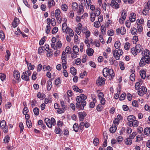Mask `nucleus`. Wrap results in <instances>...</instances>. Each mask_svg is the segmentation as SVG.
<instances>
[{"mask_svg": "<svg viewBox=\"0 0 150 150\" xmlns=\"http://www.w3.org/2000/svg\"><path fill=\"white\" fill-rule=\"evenodd\" d=\"M26 64L28 65L29 69L31 70L34 69V66L33 65H32L31 63H28V62H26Z\"/></svg>", "mask_w": 150, "mask_h": 150, "instance_id": "473e14b6", "label": "nucleus"}, {"mask_svg": "<svg viewBox=\"0 0 150 150\" xmlns=\"http://www.w3.org/2000/svg\"><path fill=\"white\" fill-rule=\"evenodd\" d=\"M126 94L125 93H123L119 98L120 100H123L125 99Z\"/></svg>", "mask_w": 150, "mask_h": 150, "instance_id": "864d4df0", "label": "nucleus"}, {"mask_svg": "<svg viewBox=\"0 0 150 150\" xmlns=\"http://www.w3.org/2000/svg\"><path fill=\"white\" fill-rule=\"evenodd\" d=\"M136 51L135 47H133L131 49V52L134 55H136L137 54L138 52Z\"/></svg>", "mask_w": 150, "mask_h": 150, "instance_id": "c03bdc74", "label": "nucleus"}, {"mask_svg": "<svg viewBox=\"0 0 150 150\" xmlns=\"http://www.w3.org/2000/svg\"><path fill=\"white\" fill-rule=\"evenodd\" d=\"M139 122L137 120L135 119L132 122H130L129 126L130 127L133 126L134 127H136L138 125Z\"/></svg>", "mask_w": 150, "mask_h": 150, "instance_id": "ddd939ff", "label": "nucleus"}, {"mask_svg": "<svg viewBox=\"0 0 150 150\" xmlns=\"http://www.w3.org/2000/svg\"><path fill=\"white\" fill-rule=\"evenodd\" d=\"M73 50L74 52L78 53L79 52V48L77 45H74L73 47Z\"/></svg>", "mask_w": 150, "mask_h": 150, "instance_id": "72a5a7b5", "label": "nucleus"}, {"mask_svg": "<svg viewBox=\"0 0 150 150\" xmlns=\"http://www.w3.org/2000/svg\"><path fill=\"white\" fill-rule=\"evenodd\" d=\"M47 90L48 91H50L52 86V83L51 81H48L47 82Z\"/></svg>", "mask_w": 150, "mask_h": 150, "instance_id": "a878e982", "label": "nucleus"}, {"mask_svg": "<svg viewBox=\"0 0 150 150\" xmlns=\"http://www.w3.org/2000/svg\"><path fill=\"white\" fill-rule=\"evenodd\" d=\"M73 128L74 131L76 132H77L79 128L78 124L76 123H75L73 125Z\"/></svg>", "mask_w": 150, "mask_h": 150, "instance_id": "7c9ffc66", "label": "nucleus"}, {"mask_svg": "<svg viewBox=\"0 0 150 150\" xmlns=\"http://www.w3.org/2000/svg\"><path fill=\"white\" fill-rule=\"evenodd\" d=\"M6 126V122L4 120H2L0 122V126L1 128Z\"/></svg>", "mask_w": 150, "mask_h": 150, "instance_id": "49530a36", "label": "nucleus"}, {"mask_svg": "<svg viewBox=\"0 0 150 150\" xmlns=\"http://www.w3.org/2000/svg\"><path fill=\"white\" fill-rule=\"evenodd\" d=\"M135 75L134 73H132L130 76V79L132 81H134L135 80Z\"/></svg>", "mask_w": 150, "mask_h": 150, "instance_id": "603ef678", "label": "nucleus"}, {"mask_svg": "<svg viewBox=\"0 0 150 150\" xmlns=\"http://www.w3.org/2000/svg\"><path fill=\"white\" fill-rule=\"evenodd\" d=\"M136 48L137 52L138 53L140 52H142V53H143V52L144 49L142 48L141 45L140 44H138L135 46V47Z\"/></svg>", "mask_w": 150, "mask_h": 150, "instance_id": "9b49d317", "label": "nucleus"}, {"mask_svg": "<svg viewBox=\"0 0 150 150\" xmlns=\"http://www.w3.org/2000/svg\"><path fill=\"white\" fill-rule=\"evenodd\" d=\"M101 32L103 35H105L106 33L105 32V28L104 25L101 26L100 28Z\"/></svg>", "mask_w": 150, "mask_h": 150, "instance_id": "58836bf2", "label": "nucleus"}, {"mask_svg": "<svg viewBox=\"0 0 150 150\" xmlns=\"http://www.w3.org/2000/svg\"><path fill=\"white\" fill-rule=\"evenodd\" d=\"M136 119L135 117L133 115H130L127 117V120L128 121V124L129 125L130 122H132Z\"/></svg>", "mask_w": 150, "mask_h": 150, "instance_id": "4468645a", "label": "nucleus"}, {"mask_svg": "<svg viewBox=\"0 0 150 150\" xmlns=\"http://www.w3.org/2000/svg\"><path fill=\"white\" fill-rule=\"evenodd\" d=\"M149 9L148 8L146 7L143 11L142 13L145 16L149 15Z\"/></svg>", "mask_w": 150, "mask_h": 150, "instance_id": "b1692460", "label": "nucleus"}, {"mask_svg": "<svg viewBox=\"0 0 150 150\" xmlns=\"http://www.w3.org/2000/svg\"><path fill=\"white\" fill-rule=\"evenodd\" d=\"M131 16L129 17L130 21L132 22H134L136 19V15L134 13H132L130 14Z\"/></svg>", "mask_w": 150, "mask_h": 150, "instance_id": "dca6fc26", "label": "nucleus"}, {"mask_svg": "<svg viewBox=\"0 0 150 150\" xmlns=\"http://www.w3.org/2000/svg\"><path fill=\"white\" fill-rule=\"evenodd\" d=\"M81 104L79 103H76V106L77 109H78L79 110H83V108L81 106Z\"/></svg>", "mask_w": 150, "mask_h": 150, "instance_id": "2f4dec72", "label": "nucleus"}, {"mask_svg": "<svg viewBox=\"0 0 150 150\" xmlns=\"http://www.w3.org/2000/svg\"><path fill=\"white\" fill-rule=\"evenodd\" d=\"M125 142L127 145H131L132 143V140L130 138H126L125 140Z\"/></svg>", "mask_w": 150, "mask_h": 150, "instance_id": "5701e85b", "label": "nucleus"}, {"mask_svg": "<svg viewBox=\"0 0 150 150\" xmlns=\"http://www.w3.org/2000/svg\"><path fill=\"white\" fill-rule=\"evenodd\" d=\"M31 74V71L30 70L26 71L23 73L21 78L25 81H28L30 79Z\"/></svg>", "mask_w": 150, "mask_h": 150, "instance_id": "20e7f679", "label": "nucleus"}, {"mask_svg": "<svg viewBox=\"0 0 150 150\" xmlns=\"http://www.w3.org/2000/svg\"><path fill=\"white\" fill-rule=\"evenodd\" d=\"M42 68V65L41 64H39L38 65L37 71L38 72H40Z\"/></svg>", "mask_w": 150, "mask_h": 150, "instance_id": "338daca9", "label": "nucleus"}, {"mask_svg": "<svg viewBox=\"0 0 150 150\" xmlns=\"http://www.w3.org/2000/svg\"><path fill=\"white\" fill-rule=\"evenodd\" d=\"M28 112V109L27 107H25L23 110V113L24 115L26 114Z\"/></svg>", "mask_w": 150, "mask_h": 150, "instance_id": "13d9d810", "label": "nucleus"}, {"mask_svg": "<svg viewBox=\"0 0 150 150\" xmlns=\"http://www.w3.org/2000/svg\"><path fill=\"white\" fill-rule=\"evenodd\" d=\"M121 43L119 41H116L115 43L114 47L116 49H118L120 48Z\"/></svg>", "mask_w": 150, "mask_h": 150, "instance_id": "c85d7f7f", "label": "nucleus"}, {"mask_svg": "<svg viewBox=\"0 0 150 150\" xmlns=\"http://www.w3.org/2000/svg\"><path fill=\"white\" fill-rule=\"evenodd\" d=\"M129 45L130 44L128 42L126 43H125L124 45V48L126 50H128L129 49L130 47Z\"/></svg>", "mask_w": 150, "mask_h": 150, "instance_id": "4d7b16f0", "label": "nucleus"}, {"mask_svg": "<svg viewBox=\"0 0 150 150\" xmlns=\"http://www.w3.org/2000/svg\"><path fill=\"white\" fill-rule=\"evenodd\" d=\"M76 100L77 101L76 103H80L81 104V105L83 107V108L85 106H86V102L85 100H82L79 97V96H77L76 98Z\"/></svg>", "mask_w": 150, "mask_h": 150, "instance_id": "423d86ee", "label": "nucleus"}, {"mask_svg": "<svg viewBox=\"0 0 150 150\" xmlns=\"http://www.w3.org/2000/svg\"><path fill=\"white\" fill-rule=\"evenodd\" d=\"M76 70L73 67H71L70 69V72L74 75H75L76 73Z\"/></svg>", "mask_w": 150, "mask_h": 150, "instance_id": "c756f323", "label": "nucleus"}, {"mask_svg": "<svg viewBox=\"0 0 150 150\" xmlns=\"http://www.w3.org/2000/svg\"><path fill=\"white\" fill-rule=\"evenodd\" d=\"M78 7V4L76 2H73L72 5V9L74 11L77 10V8Z\"/></svg>", "mask_w": 150, "mask_h": 150, "instance_id": "393cba45", "label": "nucleus"}, {"mask_svg": "<svg viewBox=\"0 0 150 150\" xmlns=\"http://www.w3.org/2000/svg\"><path fill=\"white\" fill-rule=\"evenodd\" d=\"M45 121L47 126L50 128H51L52 125H54L56 124L55 119L52 117L50 120L48 118H46L45 120Z\"/></svg>", "mask_w": 150, "mask_h": 150, "instance_id": "f03ea898", "label": "nucleus"}, {"mask_svg": "<svg viewBox=\"0 0 150 150\" xmlns=\"http://www.w3.org/2000/svg\"><path fill=\"white\" fill-rule=\"evenodd\" d=\"M109 61L111 65H112L114 63L115 64H117L116 61L114 60L113 58H110L109 59Z\"/></svg>", "mask_w": 150, "mask_h": 150, "instance_id": "a19ab883", "label": "nucleus"}, {"mask_svg": "<svg viewBox=\"0 0 150 150\" xmlns=\"http://www.w3.org/2000/svg\"><path fill=\"white\" fill-rule=\"evenodd\" d=\"M69 28L67 27L66 23H64L62 25V30L63 32L64 33Z\"/></svg>", "mask_w": 150, "mask_h": 150, "instance_id": "6ab92c4d", "label": "nucleus"}, {"mask_svg": "<svg viewBox=\"0 0 150 150\" xmlns=\"http://www.w3.org/2000/svg\"><path fill=\"white\" fill-rule=\"evenodd\" d=\"M79 120L80 121H83L84 118L86 116V113L84 112H80L78 113Z\"/></svg>", "mask_w": 150, "mask_h": 150, "instance_id": "0eeeda50", "label": "nucleus"}, {"mask_svg": "<svg viewBox=\"0 0 150 150\" xmlns=\"http://www.w3.org/2000/svg\"><path fill=\"white\" fill-rule=\"evenodd\" d=\"M136 135V132H133L132 134H130L129 136V138H130L131 140L133 139Z\"/></svg>", "mask_w": 150, "mask_h": 150, "instance_id": "5fc2aeb1", "label": "nucleus"}, {"mask_svg": "<svg viewBox=\"0 0 150 150\" xmlns=\"http://www.w3.org/2000/svg\"><path fill=\"white\" fill-rule=\"evenodd\" d=\"M108 72V75L109 74L110 76H109L110 80L112 79L113 77L114 76L115 74L113 72V70L112 69H110Z\"/></svg>", "mask_w": 150, "mask_h": 150, "instance_id": "2eb2a0df", "label": "nucleus"}, {"mask_svg": "<svg viewBox=\"0 0 150 150\" xmlns=\"http://www.w3.org/2000/svg\"><path fill=\"white\" fill-rule=\"evenodd\" d=\"M61 9L64 11H66L68 9V6L65 4H63L61 6Z\"/></svg>", "mask_w": 150, "mask_h": 150, "instance_id": "cd10ccee", "label": "nucleus"}, {"mask_svg": "<svg viewBox=\"0 0 150 150\" xmlns=\"http://www.w3.org/2000/svg\"><path fill=\"white\" fill-rule=\"evenodd\" d=\"M131 33L132 35H136L137 33V29L134 28H133L131 30Z\"/></svg>", "mask_w": 150, "mask_h": 150, "instance_id": "4c0bfd02", "label": "nucleus"}, {"mask_svg": "<svg viewBox=\"0 0 150 150\" xmlns=\"http://www.w3.org/2000/svg\"><path fill=\"white\" fill-rule=\"evenodd\" d=\"M105 79L99 77L96 83L98 86H101L105 83Z\"/></svg>", "mask_w": 150, "mask_h": 150, "instance_id": "6e6552de", "label": "nucleus"}, {"mask_svg": "<svg viewBox=\"0 0 150 150\" xmlns=\"http://www.w3.org/2000/svg\"><path fill=\"white\" fill-rule=\"evenodd\" d=\"M149 131V128H146L144 130V132L145 134L147 136H149L150 134Z\"/></svg>", "mask_w": 150, "mask_h": 150, "instance_id": "e433bc0d", "label": "nucleus"}, {"mask_svg": "<svg viewBox=\"0 0 150 150\" xmlns=\"http://www.w3.org/2000/svg\"><path fill=\"white\" fill-rule=\"evenodd\" d=\"M103 108V106L100 105H98L96 107V110L99 112L101 111Z\"/></svg>", "mask_w": 150, "mask_h": 150, "instance_id": "09e8293b", "label": "nucleus"}, {"mask_svg": "<svg viewBox=\"0 0 150 150\" xmlns=\"http://www.w3.org/2000/svg\"><path fill=\"white\" fill-rule=\"evenodd\" d=\"M140 74L141 77L143 79H145L146 77V71L143 70L140 71Z\"/></svg>", "mask_w": 150, "mask_h": 150, "instance_id": "f3484780", "label": "nucleus"}, {"mask_svg": "<svg viewBox=\"0 0 150 150\" xmlns=\"http://www.w3.org/2000/svg\"><path fill=\"white\" fill-rule=\"evenodd\" d=\"M0 38L2 40H4L5 38L4 34L2 30L0 31Z\"/></svg>", "mask_w": 150, "mask_h": 150, "instance_id": "37998d69", "label": "nucleus"}, {"mask_svg": "<svg viewBox=\"0 0 150 150\" xmlns=\"http://www.w3.org/2000/svg\"><path fill=\"white\" fill-rule=\"evenodd\" d=\"M123 137L121 136H119L117 138L116 140L118 142H120L123 141Z\"/></svg>", "mask_w": 150, "mask_h": 150, "instance_id": "6e6d98bb", "label": "nucleus"}, {"mask_svg": "<svg viewBox=\"0 0 150 150\" xmlns=\"http://www.w3.org/2000/svg\"><path fill=\"white\" fill-rule=\"evenodd\" d=\"M33 112H34V114L35 115H38L39 114V109L35 107L33 109Z\"/></svg>", "mask_w": 150, "mask_h": 150, "instance_id": "c9c22d12", "label": "nucleus"}, {"mask_svg": "<svg viewBox=\"0 0 150 150\" xmlns=\"http://www.w3.org/2000/svg\"><path fill=\"white\" fill-rule=\"evenodd\" d=\"M83 12L84 9L83 8V6H79V9L77 11V13H78L79 15H80L81 13H82Z\"/></svg>", "mask_w": 150, "mask_h": 150, "instance_id": "aec40b11", "label": "nucleus"}, {"mask_svg": "<svg viewBox=\"0 0 150 150\" xmlns=\"http://www.w3.org/2000/svg\"><path fill=\"white\" fill-rule=\"evenodd\" d=\"M54 1L53 0L49 1L48 5L49 8H50L52 6L54 5Z\"/></svg>", "mask_w": 150, "mask_h": 150, "instance_id": "f704fd0d", "label": "nucleus"}, {"mask_svg": "<svg viewBox=\"0 0 150 150\" xmlns=\"http://www.w3.org/2000/svg\"><path fill=\"white\" fill-rule=\"evenodd\" d=\"M64 108H59L57 109V112L59 114H61L64 113Z\"/></svg>", "mask_w": 150, "mask_h": 150, "instance_id": "ea45409f", "label": "nucleus"}, {"mask_svg": "<svg viewBox=\"0 0 150 150\" xmlns=\"http://www.w3.org/2000/svg\"><path fill=\"white\" fill-rule=\"evenodd\" d=\"M103 37L101 35H99V40L100 42L103 44L105 42L103 38Z\"/></svg>", "mask_w": 150, "mask_h": 150, "instance_id": "bf43d9fd", "label": "nucleus"}, {"mask_svg": "<svg viewBox=\"0 0 150 150\" xmlns=\"http://www.w3.org/2000/svg\"><path fill=\"white\" fill-rule=\"evenodd\" d=\"M96 16L94 12H91V21L92 22H93L95 20V18Z\"/></svg>", "mask_w": 150, "mask_h": 150, "instance_id": "bb28decb", "label": "nucleus"}, {"mask_svg": "<svg viewBox=\"0 0 150 150\" xmlns=\"http://www.w3.org/2000/svg\"><path fill=\"white\" fill-rule=\"evenodd\" d=\"M113 56L116 60H119L120 59V55L123 54L122 51L121 49H119L118 50H114L112 51Z\"/></svg>", "mask_w": 150, "mask_h": 150, "instance_id": "7ed1b4c3", "label": "nucleus"}, {"mask_svg": "<svg viewBox=\"0 0 150 150\" xmlns=\"http://www.w3.org/2000/svg\"><path fill=\"white\" fill-rule=\"evenodd\" d=\"M66 57H62V64L63 68L65 69L67 68V61L66 60Z\"/></svg>", "mask_w": 150, "mask_h": 150, "instance_id": "f8f14e48", "label": "nucleus"}, {"mask_svg": "<svg viewBox=\"0 0 150 150\" xmlns=\"http://www.w3.org/2000/svg\"><path fill=\"white\" fill-rule=\"evenodd\" d=\"M93 143L95 145H97L99 143V139L97 138H95L94 139L93 141Z\"/></svg>", "mask_w": 150, "mask_h": 150, "instance_id": "8fccbe9b", "label": "nucleus"}, {"mask_svg": "<svg viewBox=\"0 0 150 150\" xmlns=\"http://www.w3.org/2000/svg\"><path fill=\"white\" fill-rule=\"evenodd\" d=\"M79 97H80L81 98L82 100H86V99L87 97L86 96H85L84 94H81L79 96Z\"/></svg>", "mask_w": 150, "mask_h": 150, "instance_id": "052dcab7", "label": "nucleus"}, {"mask_svg": "<svg viewBox=\"0 0 150 150\" xmlns=\"http://www.w3.org/2000/svg\"><path fill=\"white\" fill-rule=\"evenodd\" d=\"M14 77L16 80H18L20 78V74L19 72L16 70H14L13 72Z\"/></svg>", "mask_w": 150, "mask_h": 150, "instance_id": "1a4fd4ad", "label": "nucleus"}, {"mask_svg": "<svg viewBox=\"0 0 150 150\" xmlns=\"http://www.w3.org/2000/svg\"><path fill=\"white\" fill-rule=\"evenodd\" d=\"M122 18L125 20L127 16V14L126 13L122 12L121 13Z\"/></svg>", "mask_w": 150, "mask_h": 150, "instance_id": "774afa93", "label": "nucleus"}, {"mask_svg": "<svg viewBox=\"0 0 150 150\" xmlns=\"http://www.w3.org/2000/svg\"><path fill=\"white\" fill-rule=\"evenodd\" d=\"M6 53L7 55L5 56V59L6 61H8L9 59L11 54L9 50H7L6 51Z\"/></svg>", "mask_w": 150, "mask_h": 150, "instance_id": "79ce46f5", "label": "nucleus"}, {"mask_svg": "<svg viewBox=\"0 0 150 150\" xmlns=\"http://www.w3.org/2000/svg\"><path fill=\"white\" fill-rule=\"evenodd\" d=\"M117 126L114 125V127H111L110 128V131L112 133L115 132L117 129Z\"/></svg>", "mask_w": 150, "mask_h": 150, "instance_id": "4be33fe9", "label": "nucleus"}, {"mask_svg": "<svg viewBox=\"0 0 150 150\" xmlns=\"http://www.w3.org/2000/svg\"><path fill=\"white\" fill-rule=\"evenodd\" d=\"M144 52L145 56L142 57L139 63V65L141 67H143L146 64H148L150 62V58L149 57L150 54L149 51L146 49Z\"/></svg>", "mask_w": 150, "mask_h": 150, "instance_id": "f257e3e1", "label": "nucleus"}, {"mask_svg": "<svg viewBox=\"0 0 150 150\" xmlns=\"http://www.w3.org/2000/svg\"><path fill=\"white\" fill-rule=\"evenodd\" d=\"M10 140V137L8 135L6 136L4 138V141L6 143H7Z\"/></svg>", "mask_w": 150, "mask_h": 150, "instance_id": "e2e57ef3", "label": "nucleus"}, {"mask_svg": "<svg viewBox=\"0 0 150 150\" xmlns=\"http://www.w3.org/2000/svg\"><path fill=\"white\" fill-rule=\"evenodd\" d=\"M61 11L59 9H56L55 11V16L56 19L60 23L61 22L62 18L60 16Z\"/></svg>", "mask_w": 150, "mask_h": 150, "instance_id": "39448f33", "label": "nucleus"}, {"mask_svg": "<svg viewBox=\"0 0 150 150\" xmlns=\"http://www.w3.org/2000/svg\"><path fill=\"white\" fill-rule=\"evenodd\" d=\"M65 32L66 34H68L70 37H72L74 35V33L73 30L69 28H68V29Z\"/></svg>", "mask_w": 150, "mask_h": 150, "instance_id": "9d476101", "label": "nucleus"}, {"mask_svg": "<svg viewBox=\"0 0 150 150\" xmlns=\"http://www.w3.org/2000/svg\"><path fill=\"white\" fill-rule=\"evenodd\" d=\"M109 70L107 68L104 69L103 71V75L105 77H106L108 75V72H109Z\"/></svg>", "mask_w": 150, "mask_h": 150, "instance_id": "412c9836", "label": "nucleus"}, {"mask_svg": "<svg viewBox=\"0 0 150 150\" xmlns=\"http://www.w3.org/2000/svg\"><path fill=\"white\" fill-rule=\"evenodd\" d=\"M86 52L88 55L90 56L93 55L94 51L93 49L89 48L86 50Z\"/></svg>", "mask_w": 150, "mask_h": 150, "instance_id": "a211bd4d", "label": "nucleus"}, {"mask_svg": "<svg viewBox=\"0 0 150 150\" xmlns=\"http://www.w3.org/2000/svg\"><path fill=\"white\" fill-rule=\"evenodd\" d=\"M6 77V76L3 73L0 74V78L2 81H4Z\"/></svg>", "mask_w": 150, "mask_h": 150, "instance_id": "a18cd8bd", "label": "nucleus"}, {"mask_svg": "<svg viewBox=\"0 0 150 150\" xmlns=\"http://www.w3.org/2000/svg\"><path fill=\"white\" fill-rule=\"evenodd\" d=\"M120 66L121 70H123L125 69L124 63L123 62H120Z\"/></svg>", "mask_w": 150, "mask_h": 150, "instance_id": "680f3d73", "label": "nucleus"}, {"mask_svg": "<svg viewBox=\"0 0 150 150\" xmlns=\"http://www.w3.org/2000/svg\"><path fill=\"white\" fill-rule=\"evenodd\" d=\"M137 28H138V30L139 32H141L143 30L142 26L141 24H138Z\"/></svg>", "mask_w": 150, "mask_h": 150, "instance_id": "de8ad7c7", "label": "nucleus"}, {"mask_svg": "<svg viewBox=\"0 0 150 150\" xmlns=\"http://www.w3.org/2000/svg\"><path fill=\"white\" fill-rule=\"evenodd\" d=\"M120 33L122 35H124L126 32L125 28L124 27H122L120 29Z\"/></svg>", "mask_w": 150, "mask_h": 150, "instance_id": "3c124183", "label": "nucleus"}, {"mask_svg": "<svg viewBox=\"0 0 150 150\" xmlns=\"http://www.w3.org/2000/svg\"><path fill=\"white\" fill-rule=\"evenodd\" d=\"M61 80H60L59 78H58L55 80V84L57 86L61 83Z\"/></svg>", "mask_w": 150, "mask_h": 150, "instance_id": "69168bd1", "label": "nucleus"}, {"mask_svg": "<svg viewBox=\"0 0 150 150\" xmlns=\"http://www.w3.org/2000/svg\"><path fill=\"white\" fill-rule=\"evenodd\" d=\"M98 96L99 99L103 98L104 94L102 92H100L98 94Z\"/></svg>", "mask_w": 150, "mask_h": 150, "instance_id": "0e129e2a", "label": "nucleus"}]
</instances>
